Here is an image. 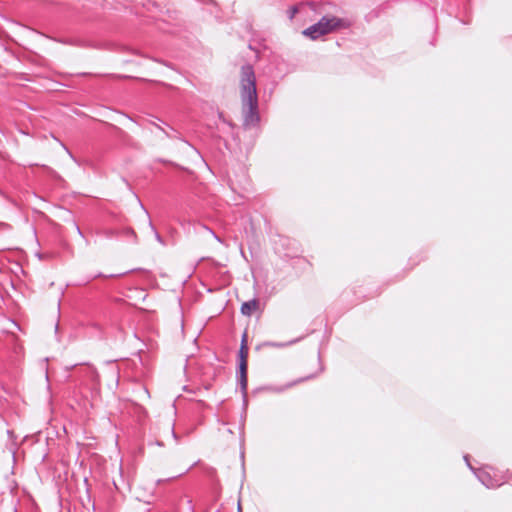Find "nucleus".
Segmentation results:
<instances>
[{"instance_id": "1", "label": "nucleus", "mask_w": 512, "mask_h": 512, "mask_svg": "<svg viewBox=\"0 0 512 512\" xmlns=\"http://www.w3.org/2000/svg\"><path fill=\"white\" fill-rule=\"evenodd\" d=\"M240 99L243 128L247 130L258 127L261 118L259 113L256 75L253 66L249 63L241 66Z\"/></svg>"}, {"instance_id": "2", "label": "nucleus", "mask_w": 512, "mask_h": 512, "mask_svg": "<svg viewBox=\"0 0 512 512\" xmlns=\"http://www.w3.org/2000/svg\"><path fill=\"white\" fill-rule=\"evenodd\" d=\"M350 25L349 21L335 16H323L318 22L303 30L302 34L311 40H316L321 36L327 35L337 29H346Z\"/></svg>"}, {"instance_id": "3", "label": "nucleus", "mask_w": 512, "mask_h": 512, "mask_svg": "<svg viewBox=\"0 0 512 512\" xmlns=\"http://www.w3.org/2000/svg\"><path fill=\"white\" fill-rule=\"evenodd\" d=\"M247 370H248V364H237V372L236 377L240 386V390L243 397V414L241 415V423H240V430H244V421H245V415H246V407H247V385H248V379H247Z\"/></svg>"}, {"instance_id": "4", "label": "nucleus", "mask_w": 512, "mask_h": 512, "mask_svg": "<svg viewBox=\"0 0 512 512\" xmlns=\"http://www.w3.org/2000/svg\"><path fill=\"white\" fill-rule=\"evenodd\" d=\"M149 123L160 130L165 135V137L184 142L186 145L191 147L197 155L200 156L199 151L188 140L184 139L180 132L171 127L169 124L163 122L160 118L154 117V120H150Z\"/></svg>"}, {"instance_id": "5", "label": "nucleus", "mask_w": 512, "mask_h": 512, "mask_svg": "<svg viewBox=\"0 0 512 512\" xmlns=\"http://www.w3.org/2000/svg\"><path fill=\"white\" fill-rule=\"evenodd\" d=\"M247 337H248L247 332L245 331L242 334L240 347H239L238 354H237L238 364H248L247 359H248L249 348H248Z\"/></svg>"}, {"instance_id": "6", "label": "nucleus", "mask_w": 512, "mask_h": 512, "mask_svg": "<svg viewBox=\"0 0 512 512\" xmlns=\"http://www.w3.org/2000/svg\"><path fill=\"white\" fill-rule=\"evenodd\" d=\"M474 474L478 480L487 488H494L498 486L497 481L494 480L490 474L482 469H476Z\"/></svg>"}, {"instance_id": "7", "label": "nucleus", "mask_w": 512, "mask_h": 512, "mask_svg": "<svg viewBox=\"0 0 512 512\" xmlns=\"http://www.w3.org/2000/svg\"><path fill=\"white\" fill-rule=\"evenodd\" d=\"M259 301L256 298H253L249 301H245L242 303L240 311L245 316H251L252 313L258 308Z\"/></svg>"}, {"instance_id": "8", "label": "nucleus", "mask_w": 512, "mask_h": 512, "mask_svg": "<svg viewBox=\"0 0 512 512\" xmlns=\"http://www.w3.org/2000/svg\"><path fill=\"white\" fill-rule=\"evenodd\" d=\"M120 238L130 240L133 243L138 242V237H137L135 231L130 227L121 228Z\"/></svg>"}, {"instance_id": "9", "label": "nucleus", "mask_w": 512, "mask_h": 512, "mask_svg": "<svg viewBox=\"0 0 512 512\" xmlns=\"http://www.w3.org/2000/svg\"><path fill=\"white\" fill-rule=\"evenodd\" d=\"M121 229L106 228L99 232V234L106 239H118L120 238Z\"/></svg>"}, {"instance_id": "10", "label": "nucleus", "mask_w": 512, "mask_h": 512, "mask_svg": "<svg viewBox=\"0 0 512 512\" xmlns=\"http://www.w3.org/2000/svg\"><path fill=\"white\" fill-rule=\"evenodd\" d=\"M302 338L303 337H299V338L290 340L288 342H267L266 345L270 346V347H275V348H283V347H287V346H290V345H293V344L299 342Z\"/></svg>"}, {"instance_id": "11", "label": "nucleus", "mask_w": 512, "mask_h": 512, "mask_svg": "<svg viewBox=\"0 0 512 512\" xmlns=\"http://www.w3.org/2000/svg\"><path fill=\"white\" fill-rule=\"evenodd\" d=\"M312 377H313L312 375H309V376H306V377H304V378H300V379H298V380H296V381H293V382H291V383H288V384H286V385H285V386H283V387H276V388H272L271 390H273V391H275V392L280 393V392H283L285 389L290 388V387H292L293 385H295V384H297V383H300V382H302V381L308 380V379H310V378H312Z\"/></svg>"}, {"instance_id": "12", "label": "nucleus", "mask_w": 512, "mask_h": 512, "mask_svg": "<svg viewBox=\"0 0 512 512\" xmlns=\"http://www.w3.org/2000/svg\"><path fill=\"white\" fill-rule=\"evenodd\" d=\"M149 227L150 229L152 230L153 234H154V237L155 239L162 245L165 244L162 236L159 234V232L157 231V229L155 228V226L153 225V223L151 222V220H149Z\"/></svg>"}, {"instance_id": "13", "label": "nucleus", "mask_w": 512, "mask_h": 512, "mask_svg": "<svg viewBox=\"0 0 512 512\" xmlns=\"http://www.w3.org/2000/svg\"><path fill=\"white\" fill-rule=\"evenodd\" d=\"M297 13H298V7L295 5L290 6L287 10L289 19H293Z\"/></svg>"}, {"instance_id": "14", "label": "nucleus", "mask_w": 512, "mask_h": 512, "mask_svg": "<svg viewBox=\"0 0 512 512\" xmlns=\"http://www.w3.org/2000/svg\"><path fill=\"white\" fill-rule=\"evenodd\" d=\"M73 225H74V227H75V229H76L77 234H78L80 237H82V238L85 240V243L88 245V244H89V242H88V240L85 238V236H84V234H83V232H82L81 228L79 227V225H78L76 222H73Z\"/></svg>"}, {"instance_id": "15", "label": "nucleus", "mask_w": 512, "mask_h": 512, "mask_svg": "<svg viewBox=\"0 0 512 512\" xmlns=\"http://www.w3.org/2000/svg\"><path fill=\"white\" fill-rule=\"evenodd\" d=\"M219 119L224 123L227 124L230 128H234V124L231 121H228L224 118L222 113H219Z\"/></svg>"}, {"instance_id": "16", "label": "nucleus", "mask_w": 512, "mask_h": 512, "mask_svg": "<svg viewBox=\"0 0 512 512\" xmlns=\"http://www.w3.org/2000/svg\"><path fill=\"white\" fill-rule=\"evenodd\" d=\"M169 429H170V433H171L172 438H173L176 442H178V435H177V433L175 432L174 424H171V425H170V427H169Z\"/></svg>"}, {"instance_id": "17", "label": "nucleus", "mask_w": 512, "mask_h": 512, "mask_svg": "<svg viewBox=\"0 0 512 512\" xmlns=\"http://www.w3.org/2000/svg\"><path fill=\"white\" fill-rule=\"evenodd\" d=\"M123 274H124V273H122V275H123ZM116 276H117V275H115V274H111V275H109L108 277H111V278H112V277H116ZM118 276H121V274H119ZM98 277H106V276H105V275H103L102 273H98V274H95V275L91 276L89 280H93V279H96V278H98Z\"/></svg>"}, {"instance_id": "18", "label": "nucleus", "mask_w": 512, "mask_h": 512, "mask_svg": "<svg viewBox=\"0 0 512 512\" xmlns=\"http://www.w3.org/2000/svg\"><path fill=\"white\" fill-rule=\"evenodd\" d=\"M464 460H465V462H466L467 466L469 467V469H470L472 472H474L476 469H475V468L470 464V462H469V456H468V455H464Z\"/></svg>"}, {"instance_id": "19", "label": "nucleus", "mask_w": 512, "mask_h": 512, "mask_svg": "<svg viewBox=\"0 0 512 512\" xmlns=\"http://www.w3.org/2000/svg\"><path fill=\"white\" fill-rule=\"evenodd\" d=\"M155 161L159 162V163H163V164H171V165H174V163L172 161H169V160H166V159H163V158H157Z\"/></svg>"}, {"instance_id": "20", "label": "nucleus", "mask_w": 512, "mask_h": 512, "mask_svg": "<svg viewBox=\"0 0 512 512\" xmlns=\"http://www.w3.org/2000/svg\"><path fill=\"white\" fill-rule=\"evenodd\" d=\"M7 435L9 438H14V432L12 430H7Z\"/></svg>"}, {"instance_id": "21", "label": "nucleus", "mask_w": 512, "mask_h": 512, "mask_svg": "<svg viewBox=\"0 0 512 512\" xmlns=\"http://www.w3.org/2000/svg\"><path fill=\"white\" fill-rule=\"evenodd\" d=\"M155 444H156L157 446H160V447H162V446L164 445V444H163V442H162V441H159V440H156V441H155Z\"/></svg>"}, {"instance_id": "22", "label": "nucleus", "mask_w": 512, "mask_h": 512, "mask_svg": "<svg viewBox=\"0 0 512 512\" xmlns=\"http://www.w3.org/2000/svg\"><path fill=\"white\" fill-rule=\"evenodd\" d=\"M187 503H188V506L190 507V509L193 511L192 500H188Z\"/></svg>"}, {"instance_id": "23", "label": "nucleus", "mask_w": 512, "mask_h": 512, "mask_svg": "<svg viewBox=\"0 0 512 512\" xmlns=\"http://www.w3.org/2000/svg\"><path fill=\"white\" fill-rule=\"evenodd\" d=\"M58 329H59V323L57 322V323L55 324V332H56V333L58 332Z\"/></svg>"}, {"instance_id": "24", "label": "nucleus", "mask_w": 512, "mask_h": 512, "mask_svg": "<svg viewBox=\"0 0 512 512\" xmlns=\"http://www.w3.org/2000/svg\"><path fill=\"white\" fill-rule=\"evenodd\" d=\"M237 510H238V512H242L240 501H238V508H237Z\"/></svg>"}]
</instances>
